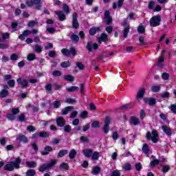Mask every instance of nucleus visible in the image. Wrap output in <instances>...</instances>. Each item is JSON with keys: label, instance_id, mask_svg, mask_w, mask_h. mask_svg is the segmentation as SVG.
Masks as SVG:
<instances>
[{"label": "nucleus", "instance_id": "1", "mask_svg": "<svg viewBox=\"0 0 176 176\" xmlns=\"http://www.w3.org/2000/svg\"><path fill=\"white\" fill-rule=\"evenodd\" d=\"M20 163H21V159L18 157L14 162H10L8 164H6L3 166V170H6V171H13L14 168H20Z\"/></svg>", "mask_w": 176, "mask_h": 176}, {"label": "nucleus", "instance_id": "2", "mask_svg": "<svg viewBox=\"0 0 176 176\" xmlns=\"http://www.w3.org/2000/svg\"><path fill=\"white\" fill-rule=\"evenodd\" d=\"M146 138L147 140H151L154 144H156L159 141V134L156 131H153L152 133L147 132Z\"/></svg>", "mask_w": 176, "mask_h": 176}, {"label": "nucleus", "instance_id": "3", "mask_svg": "<svg viewBox=\"0 0 176 176\" xmlns=\"http://www.w3.org/2000/svg\"><path fill=\"white\" fill-rule=\"evenodd\" d=\"M160 21H162V16L155 15L150 19V25L151 27H158L160 25Z\"/></svg>", "mask_w": 176, "mask_h": 176}, {"label": "nucleus", "instance_id": "4", "mask_svg": "<svg viewBox=\"0 0 176 176\" xmlns=\"http://www.w3.org/2000/svg\"><path fill=\"white\" fill-rule=\"evenodd\" d=\"M56 163H57V160H52L50 164H45L41 166L38 168V171H40L41 173H43V171H46V170H49L50 167L54 166Z\"/></svg>", "mask_w": 176, "mask_h": 176}, {"label": "nucleus", "instance_id": "5", "mask_svg": "<svg viewBox=\"0 0 176 176\" xmlns=\"http://www.w3.org/2000/svg\"><path fill=\"white\" fill-rule=\"evenodd\" d=\"M109 123H111V118L107 117L104 120V126L103 128L104 133H105V134H108V133H109Z\"/></svg>", "mask_w": 176, "mask_h": 176}, {"label": "nucleus", "instance_id": "6", "mask_svg": "<svg viewBox=\"0 0 176 176\" xmlns=\"http://www.w3.org/2000/svg\"><path fill=\"white\" fill-rule=\"evenodd\" d=\"M16 82L23 88L28 87L29 81L27 79L18 78Z\"/></svg>", "mask_w": 176, "mask_h": 176}, {"label": "nucleus", "instance_id": "7", "mask_svg": "<svg viewBox=\"0 0 176 176\" xmlns=\"http://www.w3.org/2000/svg\"><path fill=\"white\" fill-rule=\"evenodd\" d=\"M82 153L85 157H87L88 159H90L93 155V150L85 148L82 150Z\"/></svg>", "mask_w": 176, "mask_h": 176}, {"label": "nucleus", "instance_id": "8", "mask_svg": "<svg viewBox=\"0 0 176 176\" xmlns=\"http://www.w3.org/2000/svg\"><path fill=\"white\" fill-rule=\"evenodd\" d=\"M56 124L57 126H59L60 127H63L65 125V120L63 117H58L56 118Z\"/></svg>", "mask_w": 176, "mask_h": 176}, {"label": "nucleus", "instance_id": "9", "mask_svg": "<svg viewBox=\"0 0 176 176\" xmlns=\"http://www.w3.org/2000/svg\"><path fill=\"white\" fill-rule=\"evenodd\" d=\"M87 50L89 52H91V50H93V49L94 50H97V49H98V44H97L96 43H94L92 45H91V43H87Z\"/></svg>", "mask_w": 176, "mask_h": 176}, {"label": "nucleus", "instance_id": "10", "mask_svg": "<svg viewBox=\"0 0 176 176\" xmlns=\"http://www.w3.org/2000/svg\"><path fill=\"white\" fill-rule=\"evenodd\" d=\"M145 88L142 87L140 88L138 91V94L136 95V98L138 100L140 98H142V97H144V94H145Z\"/></svg>", "mask_w": 176, "mask_h": 176}, {"label": "nucleus", "instance_id": "11", "mask_svg": "<svg viewBox=\"0 0 176 176\" xmlns=\"http://www.w3.org/2000/svg\"><path fill=\"white\" fill-rule=\"evenodd\" d=\"M77 17H78V14L76 13H74L73 14V23H72L74 28H78L79 27V23H78Z\"/></svg>", "mask_w": 176, "mask_h": 176}, {"label": "nucleus", "instance_id": "12", "mask_svg": "<svg viewBox=\"0 0 176 176\" xmlns=\"http://www.w3.org/2000/svg\"><path fill=\"white\" fill-rule=\"evenodd\" d=\"M52 151H53V148L52 146H46L44 151H41V155L46 156V155H49V152H52Z\"/></svg>", "mask_w": 176, "mask_h": 176}, {"label": "nucleus", "instance_id": "13", "mask_svg": "<svg viewBox=\"0 0 176 176\" xmlns=\"http://www.w3.org/2000/svg\"><path fill=\"white\" fill-rule=\"evenodd\" d=\"M162 129L164 131V133H165V134H166V135H171L173 134V133L171 132V129L167 126H162Z\"/></svg>", "mask_w": 176, "mask_h": 176}, {"label": "nucleus", "instance_id": "14", "mask_svg": "<svg viewBox=\"0 0 176 176\" xmlns=\"http://www.w3.org/2000/svg\"><path fill=\"white\" fill-rule=\"evenodd\" d=\"M55 14L58 15V17L60 21H64V20H65V14L64 12H63V11H56Z\"/></svg>", "mask_w": 176, "mask_h": 176}, {"label": "nucleus", "instance_id": "15", "mask_svg": "<svg viewBox=\"0 0 176 176\" xmlns=\"http://www.w3.org/2000/svg\"><path fill=\"white\" fill-rule=\"evenodd\" d=\"M109 10H106L104 12V18L107 19V24H111L112 23V18H111V16H109Z\"/></svg>", "mask_w": 176, "mask_h": 176}, {"label": "nucleus", "instance_id": "16", "mask_svg": "<svg viewBox=\"0 0 176 176\" xmlns=\"http://www.w3.org/2000/svg\"><path fill=\"white\" fill-rule=\"evenodd\" d=\"M144 102H148L149 105H155V104H156V99L153 98H145L144 99Z\"/></svg>", "mask_w": 176, "mask_h": 176}, {"label": "nucleus", "instance_id": "17", "mask_svg": "<svg viewBox=\"0 0 176 176\" xmlns=\"http://www.w3.org/2000/svg\"><path fill=\"white\" fill-rule=\"evenodd\" d=\"M101 42H108V35L105 33H102L99 38V43Z\"/></svg>", "mask_w": 176, "mask_h": 176}, {"label": "nucleus", "instance_id": "18", "mask_svg": "<svg viewBox=\"0 0 176 176\" xmlns=\"http://www.w3.org/2000/svg\"><path fill=\"white\" fill-rule=\"evenodd\" d=\"M38 3H41V0H29L26 1L28 6H32V5H38Z\"/></svg>", "mask_w": 176, "mask_h": 176}, {"label": "nucleus", "instance_id": "19", "mask_svg": "<svg viewBox=\"0 0 176 176\" xmlns=\"http://www.w3.org/2000/svg\"><path fill=\"white\" fill-rule=\"evenodd\" d=\"M17 141H20L21 142H23V144H27L28 142V139L24 135H21L18 138H16Z\"/></svg>", "mask_w": 176, "mask_h": 176}, {"label": "nucleus", "instance_id": "20", "mask_svg": "<svg viewBox=\"0 0 176 176\" xmlns=\"http://www.w3.org/2000/svg\"><path fill=\"white\" fill-rule=\"evenodd\" d=\"M74 109V107L69 106L62 110V115H68L69 112H71Z\"/></svg>", "mask_w": 176, "mask_h": 176}, {"label": "nucleus", "instance_id": "21", "mask_svg": "<svg viewBox=\"0 0 176 176\" xmlns=\"http://www.w3.org/2000/svg\"><path fill=\"white\" fill-rule=\"evenodd\" d=\"M100 159V153L98 151H92V155L91 157V160H98Z\"/></svg>", "mask_w": 176, "mask_h": 176}, {"label": "nucleus", "instance_id": "22", "mask_svg": "<svg viewBox=\"0 0 176 176\" xmlns=\"http://www.w3.org/2000/svg\"><path fill=\"white\" fill-rule=\"evenodd\" d=\"M163 63H164V56H161L158 61L157 62V65L160 68H163L164 67V65H163Z\"/></svg>", "mask_w": 176, "mask_h": 176}, {"label": "nucleus", "instance_id": "23", "mask_svg": "<svg viewBox=\"0 0 176 176\" xmlns=\"http://www.w3.org/2000/svg\"><path fill=\"white\" fill-rule=\"evenodd\" d=\"M131 123L134 124V126H137V124H140V119L136 117H131Z\"/></svg>", "mask_w": 176, "mask_h": 176}, {"label": "nucleus", "instance_id": "24", "mask_svg": "<svg viewBox=\"0 0 176 176\" xmlns=\"http://www.w3.org/2000/svg\"><path fill=\"white\" fill-rule=\"evenodd\" d=\"M99 31H101V29L99 27L91 28L89 30V34H90V35H96V32H99Z\"/></svg>", "mask_w": 176, "mask_h": 176}, {"label": "nucleus", "instance_id": "25", "mask_svg": "<svg viewBox=\"0 0 176 176\" xmlns=\"http://www.w3.org/2000/svg\"><path fill=\"white\" fill-rule=\"evenodd\" d=\"M151 91H153V93H158V91H160V85H153L151 87Z\"/></svg>", "mask_w": 176, "mask_h": 176}, {"label": "nucleus", "instance_id": "26", "mask_svg": "<svg viewBox=\"0 0 176 176\" xmlns=\"http://www.w3.org/2000/svg\"><path fill=\"white\" fill-rule=\"evenodd\" d=\"M8 94H9V91L6 89H3L1 92H0V97L1 98H5L6 97H8Z\"/></svg>", "mask_w": 176, "mask_h": 176}, {"label": "nucleus", "instance_id": "27", "mask_svg": "<svg viewBox=\"0 0 176 176\" xmlns=\"http://www.w3.org/2000/svg\"><path fill=\"white\" fill-rule=\"evenodd\" d=\"M142 152H144L145 153V155H146V156H148V155L149 154V148L148 147V144H144L143 145Z\"/></svg>", "mask_w": 176, "mask_h": 176}, {"label": "nucleus", "instance_id": "28", "mask_svg": "<svg viewBox=\"0 0 176 176\" xmlns=\"http://www.w3.org/2000/svg\"><path fill=\"white\" fill-rule=\"evenodd\" d=\"M65 80H67L68 82H74L75 80V78L72 75H66L64 76Z\"/></svg>", "mask_w": 176, "mask_h": 176}, {"label": "nucleus", "instance_id": "29", "mask_svg": "<svg viewBox=\"0 0 176 176\" xmlns=\"http://www.w3.org/2000/svg\"><path fill=\"white\" fill-rule=\"evenodd\" d=\"M26 166L29 167V168H34L36 166V162H27Z\"/></svg>", "mask_w": 176, "mask_h": 176}, {"label": "nucleus", "instance_id": "30", "mask_svg": "<svg viewBox=\"0 0 176 176\" xmlns=\"http://www.w3.org/2000/svg\"><path fill=\"white\" fill-rule=\"evenodd\" d=\"M75 156H76V151L75 149L71 150L69 153V159H74Z\"/></svg>", "mask_w": 176, "mask_h": 176}, {"label": "nucleus", "instance_id": "31", "mask_svg": "<svg viewBox=\"0 0 176 176\" xmlns=\"http://www.w3.org/2000/svg\"><path fill=\"white\" fill-rule=\"evenodd\" d=\"M35 174H36V172L34 169H30L26 172L27 176H34Z\"/></svg>", "mask_w": 176, "mask_h": 176}, {"label": "nucleus", "instance_id": "32", "mask_svg": "<svg viewBox=\"0 0 176 176\" xmlns=\"http://www.w3.org/2000/svg\"><path fill=\"white\" fill-rule=\"evenodd\" d=\"M68 153V151L67 150H61L58 153V157H63V156H65Z\"/></svg>", "mask_w": 176, "mask_h": 176}, {"label": "nucleus", "instance_id": "33", "mask_svg": "<svg viewBox=\"0 0 176 176\" xmlns=\"http://www.w3.org/2000/svg\"><path fill=\"white\" fill-rule=\"evenodd\" d=\"M71 39L74 43H78V42H79V36L76 34L72 35Z\"/></svg>", "mask_w": 176, "mask_h": 176}, {"label": "nucleus", "instance_id": "34", "mask_svg": "<svg viewBox=\"0 0 176 176\" xmlns=\"http://www.w3.org/2000/svg\"><path fill=\"white\" fill-rule=\"evenodd\" d=\"M28 61H34L35 58H36V56H35L34 54H30L28 55Z\"/></svg>", "mask_w": 176, "mask_h": 176}, {"label": "nucleus", "instance_id": "35", "mask_svg": "<svg viewBox=\"0 0 176 176\" xmlns=\"http://www.w3.org/2000/svg\"><path fill=\"white\" fill-rule=\"evenodd\" d=\"M67 91L72 92V91H76L77 90H79V87L72 86L68 88H67Z\"/></svg>", "mask_w": 176, "mask_h": 176}, {"label": "nucleus", "instance_id": "36", "mask_svg": "<svg viewBox=\"0 0 176 176\" xmlns=\"http://www.w3.org/2000/svg\"><path fill=\"white\" fill-rule=\"evenodd\" d=\"M71 66V63H69V61H65V62H63L60 64V67H62L63 68H68V67Z\"/></svg>", "mask_w": 176, "mask_h": 176}, {"label": "nucleus", "instance_id": "37", "mask_svg": "<svg viewBox=\"0 0 176 176\" xmlns=\"http://www.w3.org/2000/svg\"><path fill=\"white\" fill-rule=\"evenodd\" d=\"M61 105V102L58 101V100H56L54 103H53V107L54 108H60Z\"/></svg>", "mask_w": 176, "mask_h": 176}, {"label": "nucleus", "instance_id": "38", "mask_svg": "<svg viewBox=\"0 0 176 176\" xmlns=\"http://www.w3.org/2000/svg\"><path fill=\"white\" fill-rule=\"evenodd\" d=\"M124 170L126 171H130V170H131V165L130 164H125L124 165Z\"/></svg>", "mask_w": 176, "mask_h": 176}, {"label": "nucleus", "instance_id": "39", "mask_svg": "<svg viewBox=\"0 0 176 176\" xmlns=\"http://www.w3.org/2000/svg\"><path fill=\"white\" fill-rule=\"evenodd\" d=\"M162 78L164 79V80H168V78H170V75L167 73H164L162 74Z\"/></svg>", "mask_w": 176, "mask_h": 176}, {"label": "nucleus", "instance_id": "40", "mask_svg": "<svg viewBox=\"0 0 176 176\" xmlns=\"http://www.w3.org/2000/svg\"><path fill=\"white\" fill-rule=\"evenodd\" d=\"M10 60H12V61H16V60H19V56L16 54H12L10 56Z\"/></svg>", "mask_w": 176, "mask_h": 176}, {"label": "nucleus", "instance_id": "41", "mask_svg": "<svg viewBox=\"0 0 176 176\" xmlns=\"http://www.w3.org/2000/svg\"><path fill=\"white\" fill-rule=\"evenodd\" d=\"M129 32H130V28L129 27L125 28L124 30V38H127V35L129 34Z\"/></svg>", "mask_w": 176, "mask_h": 176}, {"label": "nucleus", "instance_id": "42", "mask_svg": "<svg viewBox=\"0 0 176 176\" xmlns=\"http://www.w3.org/2000/svg\"><path fill=\"white\" fill-rule=\"evenodd\" d=\"M92 127L94 129H98V127H100V122H98V121H94L92 122Z\"/></svg>", "mask_w": 176, "mask_h": 176}, {"label": "nucleus", "instance_id": "43", "mask_svg": "<svg viewBox=\"0 0 176 176\" xmlns=\"http://www.w3.org/2000/svg\"><path fill=\"white\" fill-rule=\"evenodd\" d=\"M63 9L65 12L66 14H68V13H69V8H68V5L64 4Z\"/></svg>", "mask_w": 176, "mask_h": 176}, {"label": "nucleus", "instance_id": "44", "mask_svg": "<svg viewBox=\"0 0 176 176\" xmlns=\"http://www.w3.org/2000/svg\"><path fill=\"white\" fill-rule=\"evenodd\" d=\"M15 83H16V81H14V80H10L8 82V86H10V87H14Z\"/></svg>", "mask_w": 176, "mask_h": 176}, {"label": "nucleus", "instance_id": "45", "mask_svg": "<svg viewBox=\"0 0 176 176\" xmlns=\"http://www.w3.org/2000/svg\"><path fill=\"white\" fill-rule=\"evenodd\" d=\"M39 135H40V137H43L44 138H46L49 137V133L45 132V131L41 132L39 133Z\"/></svg>", "mask_w": 176, "mask_h": 176}, {"label": "nucleus", "instance_id": "46", "mask_svg": "<svg viewBox=\"0 0 176 176\" xmlns=\"http://www.w3.org/2000/svg\"><path fill=\"white\" fill-rule=\"evenodd\" d=\"M61 52L63 54H64L65 56H69L71 54V52H69V50L67 49H63Z\"/></svg>", "mask_w": 176, "mask_h": 176}, {"label": "nucleus", "instance_id": "47", "mask_svg": "<svg viewBox=\"0 0 176 176\" xmlns=\"http://www.w3.org/2000/svg\"><path fill=\"white\" fill-rule=\"evenodd\" d=\"M53 76H61V72L58 71V70H55L52 73Z\"/></svg>", "mask_w": 176, "mask_h": 176}, {"label": "nucleus", "instance_id": "48", "mask_svg": "<svg viewBox=\"0 0 176 176\" xmlns=\"http://www.w3.org/2000/svg\"><path fill=\"white\" fill-rule=\"evenodd\" d=\"M36 24H38V23H36V21H30L28 24V27H34L35 25H36Z\"/></svg>", "mask_w": 176, "mask_h": 176}, {"label": "nucleus", "instance_id": "49", "mask_svg": "<svg viewBox=\"0 0 176 176\" xmlns=\"http://www.w3.org/2000/svg\"><path fill=\"white\" fill-rule=\"evenodd\" d=\"M157 164H159V160H154L153 162H151L150 166L151 167H155Z\"/></svg>", "mask_w": 176, "mask_h": 176}, {"label": "nucleus", "instance_id": "50", "mask_svg": "<svg viewBox=\"0 0 176 176\" xmlns=\"http://www.w3.org/2000/svg\"><path fill=\"white\" fill-rule=\"evenodd\" d=\"M138 32L141 34L145 32V28L144 26H139L138 28Z\"/></svg>", "mask_w": 176, "mask_h": 176}, {"label": "nucleus", "instance_id": "51", "mask_svg": "<svg viewBox=\"0 0 176 176\" xmlns=\"http://www.w3.org/2000/svg\"><path fill=\"white\" fill-rule=\"evenodd\" d=\"M35 52L36 53H41L42 52V47L40 45H35Z\"/></svg>", "mask_w": 176, "mask_h": 176}, {"label": "nucleus", "instance_id": "52", "mask_svg": "<svg viewBox=\"0 0 176 176\" xmlns=\"http://www.w3.org/2000/svg\"><path fill=\"white\" fill-rule=\"evenodd\" d=\"M112 138L114 140V141H116V140L119 138V134L116 131H114L113 133Z\"/></svg>", "mask_w": 176, "mask_h": 176}, {"label": "nucleus", "instance_id": "53", "mask_svg": "<svg viewBox=\"0 0 176 176\" xmlns=\"http://www.w3.org/2000/svg\"><path fill=\"white\" fill-rule=\"evenodd\" d=\"M100 173V167L96 166L93 168V174L97 175Z\"/></svg>", "mask_w": 176, "mask_h": 176}, {"label": "nucleus", "instance_id": "54", "mask_svg": "<svg viewBox=\"0 0 176 176\" xmlns=\"http://www.w3.org/2000/svg\"><path fill=\"white\" fill-rule=\"evenodd\" d=\"M76 67L79 68V69H85V65H83L80 62H78L76 63Z\"/></svg>", "mask_w": 176, "mask_h": 176}, {"label": "nucleus", "instance_id": "55", "mask_svg": "<svg viewBox=\"0 0 176 176\" xmlns=\"http://www.w3.org/2000/svg\"><path fill=\"white\" fill-rule=\"evenodd\" d=\"M47 31L50 34H54V32H56V29H54V28H47Z\"/></svg>", "mask_w": 176, "mask_h": 176}, {"label": "nucleus", "instance_id": "56", "mask_svg": "<svg viewBox=\"0 0 176 176\" xmlns=\"http://www.w3.org/2000/svg\"><path fill=\"white\" fill-rule=\"evenodd\" d=\"M7 118L8 120H14V119H16V116H14V114H8L7 115Z\"/></svg>", "mask_w": 176, "mask_h": 176}, {"label": "nucleus", "instance_id": "57", "mask_svg": "<svg viewBox=\"0 0 176 176\" xmlns=\"http://www.w3.org/2000/svg\"><path fill=\"white\" fill-rule=\"evenodd\" d=\"M12 115H17V113H20V109L19 108H14L12 109Z\"/></svg>", "mask_w": 176, "mask_h": 176}, {"label": "nucleus", "instance_id": "58", "mask_svg": "<svg viewBox=\"0 0 176 176\" xmlns=\"http://www.w3.org/2000/svg\"><path fill=\"white\" fill-rule=\"evenodd\" d=\"M139 42H140V45H146L145 43V38H144V36H140L139 38Z\"/></svg>", "mask_w": 176, "mask_h": 176}, {"label": "nucleus", "instance_id": "59", "mask_svg": "<svg viewBox=\"0 0 176 176\" xmlns=\"http://www.w3.org/2000/svg\"><path fill=\"white\" fill-rule=\"evenodd\" d=\"M76 116H78V111H74L72 113V114L70 115V118L72 119H75V118H76Z\"/></svg>", "mask_w": 176, "mask_h": 176}, {"label": "nucleus", "instance_id": "60", "mask_svg": "<svg viewBox=\"0 0 176 176\" xmlns=\"http://www.w3.org/2000/svg\"><path fill=\"white\" fill-rule=\"evenodd\" d=\"M0 144L2 146H5L6 145V139L5 138L0 139Z\"/></svg>", "mask_w": 176, "mask_h": 176}, {"label": "nucleus", "instance_id": "61", "mask_svg": "<svg viewBox=\"0 0 176 176\" xmlns=\"http://www.w3.org/2000/svg\"><path fill=\"white\" fill-rule=\"evenodd\" d=\"M135 169L137 171H140V170L142 168V166L140 163H138L135 165Z\"/></svg>", "mask_w": 176, "mask_h": 176}, {"label": "nucleus", "instance_id": "62", "mask_svg": "<svg viewBox=\"0 0 176 176\" xmlns=\"http://www.w3.org/2000/svg\"><path fill=\"white\" fill-rule=\"evenodd\" d=\"M170 109L173 113H176V104H171L170 106Z\"/></svg>", "mask_w": 176, "mask_h": 176}, {"label": "nucleus", "instance_id": "63", "mask_svg": "<svg viewBox=\"0 0 176 176\" xmlns=\"http://www.w3.org/2000/svg\"><path fill=\"white\" fill-rule=\"evenodd\" d=\"M9 36H10V35L8 32L3 34H2L3 41H5V39H8Z\"/></svg>", "mask_w": 176, "mask_h": 176}, {"label": "nucleus", "instance_id": "64", "mask_svg": "<svg viewBox=\"0 0 176 176\" xmlns=\"http://www.w3.org/2000/svg\"><path fill=\"white\" fill-rule=\"evenodd\" d=\"M8 47H9L8 44L0 43V49H8Z\"/></svg>", "mask_w": 176, "mask_h": 176}]
</instances>
